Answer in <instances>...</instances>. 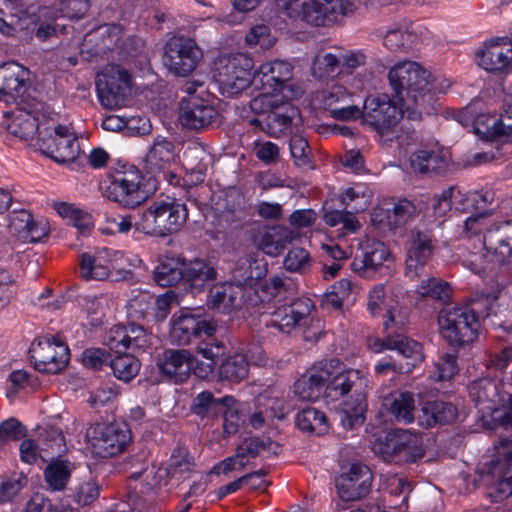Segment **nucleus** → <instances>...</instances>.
I'll use <instances>...</instances> for the list:
<instances>
[{
  "mask_svg": "<svg viewBox=\"0 0 512 512\" xmlns=\"http://www.w3.org/2000/svg\"><path fill=\"white\" fill-rule=\"evenodd\" d=\"M131 82L130 74L122 66L117 64L105 66L96 78V90L100 103L108 109L124 106Z\"/></svg>",
  "mask_w": 512,
  "mask_h": 512,
  "instance_id": "nucleus-10",
  "label": "nucleus"
},
{
  "mask_svg": "<svg viewBox=\"0 0 512 512\" xmlns=\"http://www.w3.org/2000/svg\"><path fill=\"white\" fill-rule=\"evenodd\" d=\"M417 215L418 209L412 201L405 198L400 199L387 213L388 224L393 229L401 228L413 221Z\"/></svg>",
  "mask_w": 512,
  "mask_h": 512,
  "instance_id": "nucleus-48",
  "label": "nucleus"
},
{
  "mask_svg": "<svg viewBox=\"0 0 512 512\" xmlns=\"http://www.w3.org/2000/svg\"><path fill=\"white\" fill-rule=\"evenodd\" d=\"M376 450L384 460L396 464L415 463L425 455L422 436L399 428L385 431L378 438Z\"/></svg>",
  "mask_w": 512,
  "mask_h": 512,
  "instance_id": "nucleus-6",
  "label": "nucleus"
},
{
  "mask_svg": "<svg viewBox=\"0 0 512 512\" xmlns=\"http://www.w3.org/2000/svg\"><path fill=\"white\" fill-rule=\"evenodd\" d=\"M312 70L313 75L319 79H329L336 77L337 75L343 73L340 55H335L332 53L317 55L314 59Z\"/></svg>",
  "mask_w": 512,
  "mask_h": 512,
  "instance_id": "nucleus-50",
  "label": "nucleus"
},
{
  "mask_svg": "<svg viewBox=\"0 0 512 512\" xmlns=\"http://www.w3.org/2000/svg\"><path fill=\"white\" fill-rule=\"evenodd\" d=\"M184 273L185 259L169 258L155 268L153 279L161 287L180 284L184 288Z\"/></svg>",
  "mask_w": 512,
  "mask_h": 512,
  "instance_id": "nucleus-36",
  "label": "nucleus"
},
{
  "mask_svg": "<svg viewBox=\"0 0 512 512\" xmlns=\"http://www.w3.org/2000/svg\"><path fill=\"white\" fill-rule=\"evenodd\" d=\"M101 485L88 471L72 490L70 497L80 507L91 505L100 495Z\"/></svg>",
  "mask_w": 512,
  "mask_h": 512,
  "instance_id": "nucleus-41",
  "label": "nucleus"
},
{
  "mask_svg": "<svg viewBox=\"0 0 512 512\" xmlns=\"http://www.w3.org/2000/svg\"><path fill=\"white\" fill-rule=\"evenodd\" d=\"M417 292L422 297H430L441 302H447L451 296V287L445 282L436 278H428L418 286Z\"/></svg>",
  "mask_w": 512,
  "mask_h": 512,
  "instance_id": "nucleus-52",
  "label": "nucleus"
},
{
  "mask_svg": "<svg viewBox=\"0 0 512 512\" xmlns=\"http://www.w3.org/2000/svg\"><path fill=\"white\" fill-rule=\"evenodd\" d=\"M28 479L22 472H13L1 477L0 481V505L11 502L27 485Z\"/></svg>",
  "mask_w": 512,
  "mask_h": 512,
  "instance_id": "nucleus-51",
  "label": "nucleus"
},
{
  "mask_svg": "<svg viewBox=\"0 0 512 512\" xmlns=\"http://www.w3.org/2000/svg\"><path fill=\"white\" fill-rule=\"evenodd\" d=\"M283 264L288 271L306 272L311 266V257L305 249L296 247L288 252Z\"/></svg>",
  "mask_w": 512,
  "mask_h": 512,
  "instance_id": "nucleus-57",
  "label": "nucleus"
},
{
  "mask_svg": "<svg viewBox=\"0 0 512 512\" xmlns=\"http://www.w3.org/2000/svg\"><path fill=\"white\" fill-rule=\"evenodd\" d=\"M105 343L115 353L114 357L111 356L109 367L117 379L127 383L140 370V361L133 353L144 351L151 344V337L144 327L131 322L112 327L105 337Z\"/></svg>",
  "mask_w": 512,
  "mask_h": 512,
  "instance_id": "nucleus-2",
  "label": "nucleus"
},
{
  "mask_svg": "<svg viewBox=\"0 0 512 512\" xmlns=\"http://www.w3.org/2000/svg\"><path fill=\"white\" fill-rule=\"evenodd\" d=\"M483 245L492 260L512 266V220L491 225L483 236Z\"/></svg>",
  "mask_w": 512,
  "mask_h": 512,
  "instance_id": "nucleus-17",
  "label": "nucleus"
},
{
  "mask_svg": "<svg viewBox=\"0 0 512 512\" xmlns=\"http://www.w3.org/2000/svg\"><path fill=\"white\" fill-rule=\"evenodd\" d=\"M28 70L16 62L0 66V94L11 97L22 96L26 90Z\"/></svg>",
  "mask_w": 512,
  "mask_h": 512,
  "instance_id": "nucleus-32",
  "label": "nucleus"
},
{
  "mask_svg": "<svg viewBox=\"0 0 512 512\" xmlns=\"http://www.w3.org/2000/svg\"><path fill=\"white\" fill-rule=\"evenodd\" d=\"M59 146L55 149L53 160L58 163L74 162L80 153V146L76 138H57Z\"/></svg>",
  "mask_w": 512,
  "mask_h": 512,
  "instance_id": "nucleus-58",
  "label": "nucleus"
},
{
  "mask_svg": "<svg viewBox=\"0 0 512 512\" xmlns=\"http://www.w3.org/2000/svg\"><path fill=\"white\" fill-rule=\"evenodd\" d=\"M469 396L477 405H485L491 409V405L499 398L497 384L490 378L475 380L469 386Z\"/></svg>",
  "mask_w": 512,
  "mask_h": 512,
  "instance_id": "nucleus-45",
  "label": "nucleus"
},
{
  "mask_svg": "<svg viewBox=\"0 0 512 512\" xmlns=\"http://www.w3.org/2000/svg\"><path fill=\"white\" fill-rule=\"evenodd\" d=\"M214 331L212 321L191 314H181L173 321L170 337L173 343L186 346L202 336Z\"/></svg>",
  "mask_w": 512,
  "mask_h": 512,
  "instance_id": "nucleus-20",
  "label": "nucleus"
},
{
  "mask_svg": "<svg viewBox=\"0 0 512 512\" xmlns=\"http://www.w3.org/2000/svg\"><path fill=\"white\" fill-rule=\"evenodd\" d=\"M292 77V65L285 61L276 60L260 66L258 71L255 72L254 86L263 90L261 95L271 96L288 87V82Z\"/></svg>",
  "mask_w": 512,
  "mask_h": 512,
  "instance_id": "nucleus-19",
  "label": "nucleus"
},
{
  "mask_svg": "<svg viewBox=\"0 0 512 512\" xmlns=\"http://www.w3.org/2000/svg\"><path fill=\"white\" fill-rule=\"evenodd\" d=\"M313 305L309 299H298L290 306L278 308L271 319L267 322V327L277 328L282 333H290L292 329L301 324L306 319Z\"/></svg>",
  "mask_w": 512,
  "mask_h": 512,
  "instance_id": "nucleus-24",
  "label": "nucleus"
},
{
  "mask_svg": "<svg viewBox=\"0 0 512 512\" xmlns=\"http://www.w3.org/2000/svg\"><path fill=\"white\" fill-rule=\"evenodd\" d=\"M290 16L315 27H329L352 12L353 4L347 0H285Z\"/></svg>",
  "mask_w": 512,
  "mask_h": 512,
  "instance_id": "nucleus-5",
  "label": "nucleus"
},
{
  "mask_svg": "<svg viewBox=\"0 0 512 512\" xmlns=\"http://www.w3.org/2000/svg\"><path fill=\"white\" fill-rule=\"evenodd\" d=\"M201 57V50L193 39L175 36L166 43L162 61L170 72L185 77L195 70Z\"/></svg>",
  "mask_w": 512,
  "mask_h": 512,
  "instance_id": "nucleus-13",
  "label": "nucleus"
},
{
  "mask_svg": "<svg viewBox=\"0 0 512 512\" xmlns=\"http://www.w3.org/2000/svg\"><path fill=\"white\" fill-rule=\"evenodd\" d=\"M324 367L329 376L325 380V399L337 401L353 392L351 399L347 400L341 412L339 421L345 430H353L362 426L366 420L367 412V379L360 370H345L343 363L336 358L325 360Z\"/></svg>",
  "mask_w": 512,
  "mask_h": 512,
  "instance_id": "nucleus-1",
  "label": "nucleus"
},
{
  "mask_svg": "<svg viewBox=\"0 0 512 512\" xmlns=\"http://www.w3.org/2000/svg\"><path fill=\"white\" fill-rule=\"evenodd\" d=\"M295 423L301 431L317 436L326 434L329 429L325 413L313 407H307L298 412Z\"/></svg>",
  "mask_w": 512,
  "mask_h": 512,
  "instance_id": "nucleus-39",
  "label": "nucleus"
},
{
  "mask_svg": "<svg viewBox=\"0 0 512 512\" xmlns=\"http://www.w3.org/2000/svg\"><path fill=\"white\" fill-rule=\"evenodd\" d=\"M103 194L108 200L128 209L137 208L149 197L145 190L144 176L135 166L116 171L105 186Z\"/></svg>",
  "mask_w": 512,
  "mask_h": 512,
  "instance_id": "nucleus-8",
  "label": "nucleus"
},
{
  "mask_svg": "<svg viewBox=\"0 0 512 512\" xmlns=\"http://www.w3.org/2000/svg\"><path fill=\"white\" fill-rule=\"evenodd\" d=\"M245 302V290L232 282L214 286L208 295L209 306L224 313L241 309Z\"/></svg>",
  "mask_w": 512,
  "mask_h": 512,
  "instance_id": "nucleus-27",
  "label": "nucleus"
},
{
  "mask_svg": "<svg viewBox=\"0 0 512 512\" xmlns=\"http://www.w3.org/2000/svg\"><path fill=\"white\" fill-rule=\"evenodd\" d=\"M372 480L373 475L368 466L353 463L346 472L336 478L335 486L343 501H356L370 492Z\"/></svg>",
  "mask_w": 512,
  "mask_h": 512,
  "instance_id": "nucleus-15",
  "label": "nucleus"
},
{
  "mask_svg": "<svg viewBox=\"0 0 512 512\" xmlns=\"http://www.w3.org/2000/svg\"><path fill=\"white\" fill-rule=\"evenodd\" d=\"M324 362L325 360L314 365L294 383V393L299 399L315 401L321 396L325 398V380L329 374Z\"/></svg>",
  "mask_w": 512,
  "mask_h": 512,
  "instance_id": "nucleus-23",
  "label": "nucleus"
},
{
  "mask_svg": "<svg viewBox=\"0 0 512 512\" xmlns=\"http://www.w3.org/2000/svg\"><path fill=\"white\" fill-rule=\"evenodd\" d=\"M194 363L193 354L185 349L165 350L158 367L163 375L175 383L185 382L190 374Z\"/></svg>",
  "mask_w": 512,
  "mask_h": 512,
  "instance_id": "nucleus-22",
  "label": "nucleus"
},
{
  "mask_svg": "<svg viewBox=\"0 0 512 512\" xmlns=\"http://www.w3.org/2000/svg\"><path fill=\"white\" fill-rule=\"evenodd\" d=\"M455 206V210L465 212L468 205L464 203V194L455 187H450L440 195L432 199V209L436 217L445 216Z\"/></svg>",
  "mask_w": 512,
  "mask_h": 512,
  "instance_id": "nucleus-44",
  "label": "nucleus"
},
{
  "mask_svg": "<svg viewBox=\"0 0 512 512\" xmlns=\"http://www.w3.org/2000/svg\"><path fill=\"white\" fill-rule=\"evenodd\" d=\"M253 67V59L243 53L222 57L215 62L213 78L223 93L237 95L251 84L254 85Z\"/></svg>",
  "mask_w": 512,
  "mask_h": 512,
  "instance_id": "nucleus-7",
  "label": "nucleus"
},
{
  "mask_svg": "<svg viewBox=\"0 0 512 512\" xmlns=\"http://www.w3.org/2000/svg\"><path fill=\"white\" fill-rule=\"evenodd\" d=\"M236 403L239 402L231 395L216 398L211 391L205 390L193 398L190 411L201 418L216 419L225 407L234 406Z\"/></svg>",
  "mask_w": 512,
  "mask_h": 512,
  "instance_id": "nucleus-29",
  "label": "nucleus"
},
{
  "mask_svg": "<svg viewBox=\"0 0 512 512\" xmlns=\"http://www.w3.org/2000/svg\"><path fill=\"white\" fill-rule=\"evenodd\" d=\"M7 130L21 140L33 139L34 135L39 132L38 119L30 113L19 112L13 116L7 125Z\"/></svg>",
  "mask_w": 512,
  "mask_h": 512,
  "instance_id": "nucleus-47",
  "label": "nucleus"
},
{
  "mask_svg": "<svg viewBox=\"0 0 512 512\" xmlns=\"http://www.w3.org/2000/svg\"><path fill=\"white\" fill-rule=\"evenodd\" d=\"M382 349L396 350L399 355L411 361L406 363V368L402 364H397L396 361L392 359L380 362L375 366V372L377 374H386L388 371L396 373L409 372L411 367L415 366L416 361L421 359V346L419 343L402 335L395 337L387 336L382 339L380 341V350Z\"/></svg>",
  "mask_w": 512,
  "mask_h": 512,
  "instance_id": "nucleus-16",
  "label": "nucleus"
},
{
  "mask_svg": "<svg viewBox=\"0 0 512 512\" xmlns=\"http://www.w3.org/2000/svg\"><path fill=\"white\" fill-rule=\"evenodd\" d=\"M217 279L215 267L207 260H185L184 290L196 296L203 293Z\"/></svg>",
  "mask_w": 512,
  "mask_h": 512,
  "instance_id": "nucleus-21",
  "label": "nucleus"
},
{
  "mask_svg": "<svg viewBox=\"0 0 512 512\" xmlns=\"http://www.w3.org/2000/svg\"><path fill=\"white\" fill-rule=\"evenodd\" d=\"M134 214H127L119 217H107L106 227L103 232L106 234L128 233L134 227Z\"/></svg>",
  "mask_w": 512,
  "mask_h": 512,
  "instance_id": "nucleus-62",
  "label": "nucleus"
},
{
  "mask_svg": "<svg viewBox=\"0 0 512 512\" xmlns=\"http://www.w3.org/2000/svg\"><path fill=\"white\" fill-rule=\"evenodd\" d=\"M93 452L101 458H109L123 452L131 441V433L126 423H98L86 433Z\"/></svg>",
  "mask_w": 512,
  "mask_h": 512,
  "instance_id": "nucleus-11",
  "label": "nucleus"
},
{
  "mask_svg": "<svg viewBox=\"0 0 512 512\" xmlns=\"http://www.w3.org/2000/svg\"><path fill=\"white\" fill-rule=\"evenodd\" d=\"M496 115L480 114L474 121V132L483 140L495 141L499 139Z\"/></svg>",
  "mask_w": 512,
  "mask_h": 512,
  "instance_id": "nucleus-55",
  "label": "nucleus"
},
{
  "mask_svg": "<svg viewBox=\"0 0 512 512\" xmlns=\"http://www.w3.org/2000/svg\"><path fill=\"white\" fill-rule=\"evenodd\" d=\"M74 468V464L67 459L59 456L53 458L44 469L45 482L50 489L62 491L66 488Z\"/></svg>",
  "mask_w": 512,
  "mask_h": 512,
  "instance_id": "nucleus-38",
  "label": "nucleus"
},
{
  "mask_svg": "<svg viewBox=\"0 0 512 512\" xmlns=\"http://www.w3.org/2000/svg\"><path fill=\"white\" fill-rule=\"evenodd\" d=\"M414 397L410 392H394L383 400L384 408L399 422L413 421Z\"/></svg>",
  "mask_w": 512,
  "mask_h": 512,
  "instance_id": "nucleus-37",
  "label": "nucleus"
},
{
  "mask_svg": "<svg viewBox=\"0 0 512 512\" xmlns=\"http://www.w3.org/2000/svg\"><path fill=\"white\" fill-rule=\"evenodd\" d=\"M134 215V228L136 231L147 235L160 237V229L157 221L155 203L151 204L144 211L137 212Z\"/></svg>",
  "mask_w": 512,
  "mask_h": 512,
  "instance_id": "nucleus-53",
  "label": "nucleus"
},
{
  "mask_svg": "<svg viewBox=\"0 0 512 512\" xmlns=\"http://www.w3.org/2000/svg\"><path fill=\"white\" fill-rule=\"evenodd\" d=\"M36 228L37 223L33 220L32 215L25 210L13 213L10 216L9 229L15 236L22 240L29 239L31 242L40 240L41 234L33 233Z\"/></svg>",
  "mask_w": 512,
  "mask_h": 512,
  "instance_id": "nucleus-46",
  "label": "nucleus"
},
{
  "mask_svg": "<svg viewBox=\"0 0 512 512\" xmlns=\"http://www.w3.org/2000/svg\"><path fill=\"white\" fill-rule=\"evenodd\" d=\"M249 373V363L243 354H234L225 358L218 368V375L221 380L229 382H240Z\"/></svg>",
  "mask_w": 512,
  "mask_h": 512,
  "instance_id": "nucleus-43",
  "label": "nucleus"
},
{
  "mask_svg": "<svg viewBox=\"0 0 512 512\" xmlns=\"http://www.w3.org/2000/svg\"><path fill=\"white\" fill-rule=\"evenodd\" d=\"M389 257L390 251L388 247L380 241H373L365 247L360 256H355L351 267L354 272L365 277H371L372 274L378 272L383 267L384 262Z\"/></svg>",
  "mask_w": 512,
  "mask_h": 512,
  "instance_id": "nucleus-25",
  "label": "nucleus"
},
{
  "mask_svg": "<svg viewBox=\"0 0 512 512\" xmlns=\"http://www.w3.org/2000/svg\"><path fill=\"white\" fill-rule=\"evenodd\" d=\"M175 145L165 137L158 136L145 157L147 167L151 172L164 169L175 160Z\"/></svg>",
  "mask_w": 512,
  "mask_h": 512,
  "instance_id": "nucleus-35",
  "label": "nucleus"
},
{
  "mask_svg": "<svg viewBox=\"0 0 512 512\" xmlns=\"http://www.w3.org/2000/svg\"><path fill=\"white\" fill-rule=\"evenodd\" d=\"M294 238L293 232L284 226H272L255 237L257 247L270 256L280 255Z\"/></svg>",
  "mask_w": 512,
  "mask_h": 512,
  "instance_id": "nucleus-33",
  "label": "nucleus"
},
{
  "mask_svg": "<svg viewBox=\"0 0 512 512\" xmlns=\"http://www.w3.org/2000/svg\"><path fill=\"white\" fill-rule=\"evenodd\" d=\"M438 379L440 381L450 380L458 373L457 355L455 353H446L439 358L436 363Z\"/></svg>",
  "mask_w": 512,
  "mask_h": 512,
  "instance_id": "nucleus-63",
  "label": "nucleus"
},
{
  "mask_svg": "<svg viewBox=\"0 0 512 512\" xmlns=\"http://www.w3.org/2000/svg\"><path fill=\"white\" fill-rule=\"evenodd\" d=\"M477 56L479 65L491 72L502 71L510 64L506 48L498 41L486 44L483 50L477 52Z\"/></svg>",
  "mask_w": 512,
  "mask_h": 512,
  "instance_id": "nucleus-40",
  "label": "nucleus"
},
{
  "mask_svg": "<svg viewBox=\"0 0 512 512\" xmlns=\"http://www.w3.org/2000/svg\"><path fill=\"white\" fill-rule=\"evenodd\" d=\"M289 147L291 156L297 166L312 168L310 161L311 150L308 141L304 137L293 135L290 138Z\"/></svg>",
  "mask_w": 512,
  "mask_h": 512,
  "instance_id": "nucleus-56",
  "label": "nucleus"
},
{
  "mask_svg": "<svg viewBox=\"0 0 512 512\" xmlns=\"http://www.w3.org/2000/svg\"><path fill=\"white\" fill-rule=\"evenodd\" d=\"M238 403L231 407H225L221 415H223V431L226 436L233 435L238 432L241 423L244 422L242 411L239 409Z\"/></svg>",
  "mask_w": 512,
  "mask_h": 512,
  "instance_id": "nucleus-60",
  "label": "nucleus"
},
{
  "mask_svg": "<svg viewBox=\"0 0 512 512\" xmlns=\"http://www.w3.org/2000/svg\"><path fill=\"white\" fill-rule=\"evenodd\" d=\"M219 113L211 100L191 94L180 102L179 121L183 127L199 131L216 121Z\"/></svg>",
  "mask_w": 512,
  "mask_h": 512,
  "instance_id": "nucleus-14",
  "label": "nucleus"
},
{
  "mask_svg": "<svg viewBox=\"0 0 512 512\" xmlns=\"http://www.w3.org/2000/svg\"><path fill=\"white\" fill-rule=\"evenodd\" d=\"M30 358L34 367L44 374H57L61 372L69 362V349L61 341L39 342L37 348L30 350Z\"/></svg>",
  "mask_w": 512,
  "mask_h": 512,
  "instance_id": "nucleus-18",
  "label": "nucleus"
},
{
  "mask_svg": "<svg viewBox=\"0 0 512 512\" xmlns=\"http://www.w3.org/2000/svg\"><path fill=\"white\" fill-rule=\"evenodd\" d=\"M111 353L101 348H89L83 352L82 360L86 367L100 370L104 365L109 366Z\"/></svg>",
  "mask_w": 512,
  "mask_h": 512,
  "instance_id": "nucleus-61",
  "label": "nucleus"
},
{
  "mask_svg": "<svg viewBox=\"0 0 512 512\" xmlns=\"http://www.w3.org/2000/svg\"><path fill=\"white\" fill-rule=\"evenodd\" d=\"M25 426L15 418H9L0 424V445L18 441L26 436Z\"/></svg>",
  "mask_w": 512,
  "mask_h": 512,
  "instance_id": "nucleus-59",
  "label": "nucleus"
},
{
  "mask_svg": "<svg viewBox=\"0 0 512 512\" xmlns=\"http://www.w3.org/2000/svg\"><path fill=\"white\" fill-rule=\"evenodd\" d=\"M480 317L469 306L445 307L438 314L440 334L455 350L465 348L477 338Z\"/></svg>",
  "mask_w": 512,
  "mask_h": 512,
  "instance_id": "nucleus-4",
  "label": "nucleus"
},
{
  "mask_svg": "<svg viewBox=\"0 0 512 512\" xmlns=\"http://www.w3.org/2000/svg\"><path fill=\"white\" fill-rule=\"evenodd\" d=\"M458 417V409L451 402L428 400L422 402L419 424L425 428L453 423Z\"/></svg>",
  "mask_w": 512,
  "mask_h": 512,
  "instance_id": "nucleus-26",
  "label": "nucleus"
},
{
  "mask_svg": "<svg viewBox=\"0 0 512 512\" xmlns=\"http://www.w3.org/2000/svg\"><path fill=\"white\" fill-rule=\"evenodd\" d=\"M80 274L87 280H104L109 276V269L107 266L97 263L94 256L83 253L80 260Z\"/></svg>",
  "mask_w": 512,
  "mask_h": 512,
  "instance_id": "nucleus-54",
  "label": "nucleus"
},
{
  "mask_svg": "<svg viewBox=\"0 0 512 512\" xmlns=\"http://www.w3.org/2000/svg\"><path fill=\"white\" fill-rule=\"evenodd\" d=\"M160 237L178 232L185 224L188 210L185 204L155 202Z\"/></svg>",
  "mask_w": 512,
  "mask_h": 512,
  "instance_id": "nucleus-28",
  "label": "nucleus"
},
{
  "mask_svg": "<svg viewBox=\"0 0 512 512\" xmlns=\"http://www.w3.org/2000/svg\"><path fill=\"white\" fill-rule=\"evenodd\" d=\"M362 118L385 142H392L390 134H394L403 119V111L387 95L369 96L364 102Z\"/></svg>",
  "mask_w": 512,
  "mask_h": 512,
  "instance_id": "nucleus-9",
  "label": "nucleus"
},
{
  "mask_svg": "<svg viewBox=\"0 0 512 512\" xmlns=\"http://www.w3.org/2000/svg\"><path fill=\"white\" fill-rule=\"evenodd\" d=\"M410 166L420 174L438 175L446 171L448 161L440 152L420 149L411 154Z\"/></svg>",
  "mask_w": 512,
  "mask_h": 512,
  "instance_id": "nucleus-34",
  "label": "nucleus"
},
{
  "mask_svg": "<svg viewBox=\"0 0 512 512\" xmlns=\"http://www.w3.org/2000/svg\"><path fill=\"white\" fill-rule=\"evenodd\" d=\"M265 264L251 256L241 257L232 270V283L237 286L253 289L266 276Z\"/></svg>",
  "mask_w": 512,
  "mask_h": 512,
  "instance_id": "nucleus-31",
  "label": "nucleus"
},
{
  "mask_svg": "<svg viewBox=\"0 0 512 512\" xmlns=\"http://www.w3.org/2000/svg\"><path fill=\"white\" fill-rule=\"evenodd\" d=\"M251 110L256 114H267V123L280 126L291 124L294 108L289 103L277 104L271 96L260 95L250 102Z\"/></svg>",
  "mask_w": 512,
  "mask_h": 512,
  "instance_id": "nucleus-30",
  "label": "nucleus"
},
{
  "mask_svg": "<svg viewBox=\"0 0 512 512\" xmlns=\"http://www.w3.org/2000/svg\"><path fill=\"white\" fill-rule=\"evenodd\" d=\"M44 442L43 449H57L58 455L65 450V438L62 431L54 426H50L39 433Z\"/></svg>",
  "mask_w": 512,
  "mask_h": 512,
  "instance_id": "nucleus-64",
  "label": "nucleus"
},
{
  "mask_svg": "<svg viewBox=\"0 0 512 512\" xmlns=\"http://www.w3.org/2000/svg\"><path fill=\"white\" fill-rule=\"evenodd\" d=\"M437 248V239L432 229L421 225L410 231L405 260L406 275L414 278L421 275Z\"/></svg>",
  "mask_w": 512,
  "mask_h": 512,
  "instance_id": "nucleus-12",
  "label": "nucleus"
},
{
  "mask_svg": "<svg viewBox=\"0 0 512 512\" xmlns=\"http://www.w3.org/2000/svg\"><path fill=\"white\" fill-rule=\"evenodd\" d=\"M388 79L394 97L407 109L429 106L435 99L431 73L415 61L395 64Z\"/></svg>",
  "mask_w": 512,
  "mask_h": 512,
  "instance_id": "nucleus-3",
  "label": "nucleus"
},
{
  "mask_svg": "<svg viewBox=\"0 0 512 512\" xmlns=\"http://www.w3.org/2000/svg\"><path fill=\"white\" fill-rule=\"evenodd\" d=\"M418 36L414 32L400 28L389 30L384 37V45L393 52L407 53L417 43Z\"/></svg>",
  "mask_w": 512,
  "mask_h": 512,
  "instance_id": "nucleus-49",
  "label": "nucleus"
},
{
  "mask_svg": "<svg viewBox=\"0 0 512 512\" xmlns=\"http://www.w3.org/2000/svg\"><path fill=\"white\" fill-rule=\"evenodd\" d=\"M209 154L202 148H189L184 153V168L187 175L191 176L192 183H201L208 168Z\"/></svg>",
  "mask_w": 512,
  "mask_h": 512,
  "instance_id": "nucleus-42",
  "label": "nucleus"
}]
</instances>
